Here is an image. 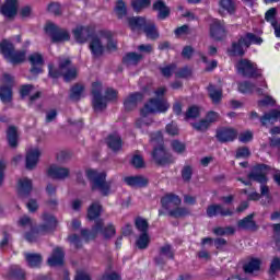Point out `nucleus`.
<instances>
[{"instance_id":"1","label":"nucleus","mask_w":280,"mask_h":280,"mask_svg":"<svg viewBox=\"0 0 280 280\" xmlns=\"http://www.w3.org/2000/svg\"><path fill=\"white\" fill-rule=\"evenodd\" d=\"M264 39H261V37H258L253 33H247L232 43L231 47L228 48V54L229 56H244L246 49L252 45H261Z\"/></svg>"},{"instance_id":"2","label":"nucleus","mask_w":280,"mask_h":280,"mask_svg":"<svg viewBox=\"0 0 280 280\" xmlns=\"http://www.w3.org/2000/svg\"><path fill=\"white\" fill-rule=\"evenodd\" d=\"M150 142L152 145H158L152 152L153 160L158 165H167L172 162V156L165 151L163 147V133L158 131L150 135Z\"/></svg>"},{"instance_id":"3","label":"nucleus","mask_w":280,"mask_h":280,"mask_svg":"<svg viewBox=\"0 0 280 280\" xmlns=\"http://www.w3.org/2000/svg\"><path fill=\"white\" fill-rule=\"evenodd\" d=\"M48 69L50 78H60L62 75L66 82H71V80L78 78V68L71 65L69 59H60L59 69H55L52 65H49Z\"/></svg>"},{"instance_id":"4","label":"nucleus","mask_w":280,"mask_h":280,"mask_svg":"<svg viewBox=\"0 0 280 280\" xmlns=\"http://www.w3.org/2000/svg\"><path fill=\"white\" fill-rule=\"evenodd\" d=\"M85 175L92 185L93 191L97 190L103 196H108V194H110V182H106V173H100L96 170L88 168Z\"/></svg>"},{"instance_id":"5","label":"nucleus","mask_w":280,"mask_h":280,"mask_svg":"<svg viewBox=\"0 0 280 280\" xmlns=\"http://www.w3.org/2000/svg\"><path fill=\"white\" fill-rule=\"evenodd\" d=\"M268 165L260 164L253 168L249 174V178L252 180H256V183H260V194L265 196L268 205L272 201V197H270V189L266 185L268 183Z\"/></svg>"},{"instance_id":"6","label":"nucleus","mask_w":280,"mask_h":280,"mask_svg":"<svg viewBox=\"0 0 280 280\" xmlns=\"http://www.w3.org/2000/svg\"><path fill=\"white\" fill-rule=\"evenodd\" d=\"M0 50L5 60L11 62V65H21V62H25V56L27 52H25V50L15 51L14 45L8 39H3L0 43Z\"/></svg>"},{"instance_id":"7","label":"nucleus","mask_w":280,"mask_h":280,"mask_svg":"<svg viewBox=\"0 0 280 280\" xmlns=\"http://www.w3.org/2000/svg\"><path fill=\"white\" fill-rule=\"evenodd\" d=\"M43 220L45 222L44 225H40L37 230H33L25 235V240L27 242H36V240H38V235H45V233H49V231L56 226V218H54V215L44 214Z\"/></svg>"},{"instance_id":"8","label":"nucleus","mask_w":280,"mask_h":280,"mask_svg":"<svg viewBox=\"0 0 280 280\" xmlns=\"http://www.w3.org/2000/svg\"><path fill=\"white\" fill-rule=\"evenodd\" d=\"M110 36V32L108 31H103L96 35L92 36V39L90 42V50L94 58H100L102 54H104V40H108Z\"/></svg>"},{"instance_id":"9","label":"nucleus","mask_w":280,"mask_h":280,"mask_svg":"<svg viewBox=\"0 0 280 280\" xmlns=\"http://www.w3.org/2000/svg\"><path fill=\"white\" fill-rule=\"evenodd\" d=\"M236 69L241 75H244L245 78H259L261 75V70L257 68V63L248 60L243 59L237 62Z\"/></svg>"},{"instance_id":"10","label":"nucleus","mask_w":280,"mask_h":280,"mask_svg":"<svg viewBox=\"0 0 280 280\" xmlns=\"http://www.w3.org/2000/svg\"><path fill=\"white\" fill-rule=\"evenodd\" d=\"M170 108V104L161 98L150 100L141 109V115H152L154 113H165Z\"/></svg>"},{"instance_id":"11","label":"nucleus","mask_w":280,"mask_h":280,"mask_svg":"<svg viewBox=\"0 0 280 280\" xmlns=\"http://www.w3.org/2000/svg\"><path fill=\"white\" fill-rule=\"evenodd\" d=\"M46 32L50 35L52 43H65V40H69L71 38L69 31L60 28L54 23H48L46 25Z\"/></svg>"},{"instance_id":"12","label":"nucleus","mask_w":280,"mask_h":280,"mask_svg":"<svg viewBox=\"0 0 280 280\" xmlns=\"http://www.w3.org/2000/svg\"><path fill=\"white\" fill-rule=\"evenodd\" d=\"M92 104L93 108L96 113H100L106 108V100L102 96V83L94 82L92 84Z\"/></svg>"},{"instance_id":"13","label":"nucleus","mask_w":280,"mask_h":280,"mask_svg":"<svg viewBox=\"0 0 280 280\" xmlns=\"http://www.w3.org/2000/svg\"><path fill=\"white\" fill-rule=\"evenodd\" d=\"M3 85L0 86V100L3 104L12 102V77L4 74L2 78Z\"/></svg>"},{"instance_id":"14","label":"nucleus","mask_w":280,"mask_h":280,"mask_svg":"<svg viewBox=\"0 0 280 280\" xmlns=\"http://www.w3.org/2000/svg\"><path fill=\"white\" fill-rule=\"evenodd\" d=\"M28 62L32 65L31 74L39 75L43 73V65H45V59H43V55L39 52H33L28 56Z\"/></svg>"},{"instance_id":"15","label":"nucleus","mask_w":280,"mask_h":280,"mask_svg":"<svg viewBox=\"0 0 280 280\" xmlns=\"http://www.w3.org/2000/svg\"><path fill=\"white\" fill-rule=\"evenodd\" d=\"M210 36L214 38V40H222V38L226 36V26L224 25V21H212L210 25Z\"/></svg>"},{"instance_id":"16","label":"nucleus","mask_w":280,"mask_h":280,"mask_svg":"<svg viewBox=\"0 0 280 280\" xmlns=\"http://www.w3.org/2000/svg\"><path fill=\"white\" fill-rule=\"evenodd\" d=\"M0 12L5 19H14L19 14V0H5Z\"/></svg>"},{"instance_id":"17","label":"nucleus","mask_w":280,"mask_h":280,"mask_svg":"<svg viewBox=\"0 0 280 280\" xmlns=\"http://www.w3.org/2000/svg\"><path fill=\"white\" fill-rule=\"evenodd\" d=\"M208 218H217V215H221L222 218H228L229 215H233L231 209L222 206V205H211L207 208L206 211Z\"/></svg>"},{"instance_id":"18","label":"nucleus","mask_w":280,"mask_h":280,"mask_svg":"<svg viewBox=\"0 0 280 280\" xmlns=\"http://www.w3.org/2000/svg\"><path fill=\"white\" fill-rule=\"evenodd\" d=\"M47 172L50 178H56L57 180H65V178H69V174H71L69 168L61 167L56 164L50 165Z\"/></svg>"},{"instance_id":"19","label":"nucleus","mask_w":280,"mask_h":280,"mask_svg":"<svg viewBox=\"0 0 280 280\" xmlns=\"http://www.w3.org/2000/svg\"><path fill=\"white\" fill-rule=\"evenodd\" d=\"M40 154L43 151L38 148L30 149L26 153V170H34L36 165H38V161L40 159Z\"/></svg>"},{"instance_id":"20","label":"nucleus","mask_w":280,"mask_h":280,"mask_svg":"<svg viewBox=\"0 0 280 280\" xmlns=\"http://www.w3.org/2000/svg\"><path fill=\"white\" fill-rule=\"evenodd\" d=\"M74 38L78 43H86L89 38H93V31L89 26H77L73 30Z\"/></svg>"},{"instance_id":"21","label":"nucleus","mask_w":280,"mask_h":280,"mask_svg":"<svg viewBox=\"0 0 280 280\" xmlns=\"http://www.w3.org/2000/svg\"><path fill=\"white\" fill-rule=\"evenodd\" d=\"M97 233H102L104 237H113L115 235V226L109 224L104 229V221L97 220L92 229V234L97 235Z\"/></svg>"},{"instance_id":"22","label":"nucleus","mask_w":280,"mask_h":280,"mask_svg":"<svg viewBox=\"0 0 280 280\" xmlns=\"http://www.w3.org/2000/svg\"><path fill=\"white\" fill-rule=\"evenodd\" d=\"M163 209H166L168 213L173 211L174 208L180 207V197L176 195H166L161 199Z\"/></svg>"},{"instance_id":"23","label":"nucleus","mask_w":280,"mask_h":280,"mask_svg":"<svg viewBox=\"0 0 280 280\" xmlns=\"http://www.w3.org/2000/svg\"><path fill=\"white\" fill-rule=\"evenodd\" d=\"M166 259H174V249H172V245L165 244L160 247V255L155 257V264L158 266H163L165 264V258Z\"/></svg>"},{"instance_id":"24","label":"nucleus","mask_w":280,"mask_h":280,"mask_svg":"<svg viewBox=\"0 0 280 280\" xmlns=\"http://www.w3.org/2000/svg\"><path fill=\"white\" fill-rule=\"evenodd\" d=\"M217 139L221 143H228L229 141H235L237 139V131L231 128H223L217 132Z\"/></svg>"},{"instance_id":"25","label":"nucleus","mask_w":280,"mask_h":280,"mask_svg":"<svg viewBox=\"0 0 280 280\" xmlns=\"http://www.w3.org/2000/svg\"><path fill=\"white\" fill-rule=\"evenodd\" d=\"M32 191V179L24 177L18 182V194L20 198H27Z\"/></svg>"},{"instance_id":"26","label":"nucleus","mask_w":280,"mask_h":280,"mask_svg":"<svg viewBox=\"0 0 280 280\" xmlns=\"http://www.w3.org/2000/svg\"><path fill=\"white\" fill-rule=\"evenodd\" d=\"M280 119V110L279 109H271L268 113H265L261 117H260V124L261 126H268L269 124H277V121H279Z\"/></svg>"},{"instance_id":"27","label":"nucleus","mask_w":280,"mask_h":280,"mask_svg":"<svg viewBox=\"0 0 280 280\" xmlns=\"http://www.w3.org/2000/svg\"><path fill=\"white\" fill-rule=\"evenodd\" d=\"M62 264H65V250L61 247H56L48 258V265L62 266Z\"/></svg>"},{"instance_id":"28","label":"nucleus","mask_w":280,"mask_h":280,"mask_svg":"<svg viewBox=\"0 0 280 280\" xmlns=\"http://www.w3.org/2000/svg\"><path fill=\"white\" fill-rule=\"evenodd\" d=\"M253 218H255L254 213L248 214L244 219L240 220L237 223L238 229H243L244 231H257L258 226Z\"/></svg>"},{"instance_id":"29","label":"nucleus","mask_w":280,"mask_h":280,"mask_svg":"<svg viewBox=\"0 0 280 280\" xmlns=\"http://www.w3.org/2000/svg\"><path fill=\"white\" fill-rule=\"evenodd\" d=\"M153 10L158 12V19L165 21L170 16V8L165 5L163 0H158L153 3Z\"/></svg>"},{"instance_id":"30","label":"nucleus","mask_w":280,"mask_h":280,"mask_svg":"<svg viewBox=\"0 0 280 280\" xmlns=\"http://www.w3.org/2000/svg\"><path fill=\"white\" fill-rule=\"evenodd\" d=\"M143 100V94L136 92L127 96V98L124 102V106L126 110H132L137 108L138 102H141Z\"/></svg>"},{"instance_id":"31","label":"nucleus","mask_w":280,"mask_h":280,"mask_svg":"<svg viewBox=\"0 0 280 280\" xmlns=\"http://www.w3.org/2000/svg\"><path fill=\"white\" fill-rule=\"evenodd\" d=\"M24 257L30 268H38L43 262V257L40 256V254L25 253Z\"/></svg>"},{"instance_id":"32","label":"nucleus","mask_w":280,"mask_h":280,"mask_svg":"<svg viewBox=\"0 0 280 280\" xmlns=\"http://www.w3.org/2000/svg\"><path fill=\"white\" fill-rule=\"evenodd\" d=\"M152 124H154V120H152V118H149L148 115H141V117L136 120V128L141 130V132H148Z\"/></svg>"},{"instance_id":"33","label":"nucleus","mask_w":280,"mask_h":280,"mask_svg":"<svg viewBox=\"0 0 280 280\" xmlns=\"http://www.w3.org/2000/svg\"><path fill=\"white\" fill-rule=\"evenodd\" d=\"M125 183L129 187H145L148 185V178L143 176H130L125 178Z\"/></svg>"},{"instance_id":"34","label":"nucleus","mask_w":280,"mask_h":280,"mask_svg":"<svg viewBox=\"0 0 280 280\" xmlns=\"http://www.w3.org/2000/svg\"><path fill=\"white\" fill-rule=\"evenodd\" d=\"M148 21L141 16H133L128 19L129 27L135 32L137 30H143Z\"/></svg>"},{"instance_id":"35","label":"nucleus","mask_w":280,"mask_h":280,"mask_svg":"<svg viewBox=\"0 0 280 280\" xmlns=\"http://www.w3.org/2000/svg\"><path fill=\"white\" fill-rule=\"evenodd\" d=\"M143 60V56L137 54V52H128L124 58L122 62L127 65V67H132L135 65H139Z\"/></svg>"},{"instance_id":"36","label":"nucleus","mask_w":280,"mask_h":280,"mask_svg":"<svg viewBox=\"0 0 280 280\" xmlns=\"http://www.w3.org/2000/svg\"><path fill=\"white\" fill-rule=\"evenodd\" d=\"M107 145L113 152L121 150V137L119 135H112L107 138Z\"/></svg>"},{"instance_id":"37","label":"nucleus","mask_w":280,"mask_h":280,"mask_svg":"<svg viewBox=\"0 0 280 280\" xmlns=\"http://www.w3.org/2000/svg\"><path fill=\"white\" fill-rule=\"evenodd\" d=\"M143 32L151 40H156L159 38V31H156V26L151 21H148L144 24Z\"/></svg>"},{"instance_id":"38","label":"nucleus","mask_w":280,"mask_h":280,"mask_svg":"<svg viewBox=\"0 0 280 280\" xmlns=\"http://www.w3.org/2000/svg\"><path fill=\"white\" fill-rule=\"evenodd\" d=\"M136 246L140 250H145L150 246V234L148 232L141 233L136 240Z\"/></svg>"},{"instance_id":"39","label":"nucleus","mask_w":280,"mask_h":280,"mask_svg":"<svg viewBox=\"0 0 280 280\" xmlns=\"http://www.w3.org/2000/svg\"><path fill=\"white\" fill-rule=\"evenodd\" d=\"M114 14L117 19H124L128 14V8L124 0H118L114 7Z\"/></svg>"},{"instance_id":"40","label":"nucleus","mask_w":280,"mask_h":280,"mask_svg":"<svg viewBox=\"0 0 280 280\" xmlns=\"http://www.w3.org/2000/svg\"><path fill=\"white\" fill-rule=\"evenodd\" d=\"M261 266V261L259 259H252L247 264L244 265V272L247 275H253V272H257Z\"/></svg>"},{"instance_id":"41","label":"nucleus","mask_w":280,"mask_h":280,"mask_svg":"<svg viewBox=\"0 0 280 280\" xmlns=\"http://www.w3.org/2000/svg\"><path fill=\"white\" fill-rule=\"evenodd\" d=\"M7 138L11 148H16L19 143V135L16 133V127H9L7 131Z\"/></svg>"},{"instance_id":"42","label":"nucleus","mask_w":280,"mask_h":280,"mask_svg":"<svg viewBox=\"0 0 280 280\" xmlns=\"http://www.w3.org/2000/svg\"><path fill=\"white\" fill-rule=\"evenodd\" d=\"M100 213H102V205L94 202L88 210V218L89 220H96V218H100Z\"/></svg>"},{"instance_id":"43","label":"nucleus","mask_w":280,"mask_h":280,"mask_svg":"<svg viewBox=\"0 0 280 280\" xmlns=\"http://www.w3.org/2000/svg\"><path fill=\"white\" fill-rule=\"evenodd\" d=\"M219 5L221 10L228 12V14H235V1L233 0H220Z\"/></svg>"},{"instance_id":"44","label":"nucleus","mask_w":280,"mask_h":280,"mask_svg":"<svg viewBox=\"0 0 280 280\" xmlns=\"http://www.w3.org/2000/svg\"><path fill=\"white\" fill-rule=\"evenodd\" d=\"M209 97L212 100L213 104H218L222 100V90L217 89L213 85L208 86Z\"/></svg>"},{"instance_id":"45","label":"nucleus","mask_w":280,"mask_h":280,"mask_svg":"<svg viewBox=\"0 0 280 280\" xmlns=\"http://www.w3.org/2000/svg\"><path fill=\"white\" fill-rule=\"evenodd\" d=\"M168 215H171V218H185V215H189V209L176 206L170 211Z\"/></svg>"},{"instance_id":"46","label":"nucleus","mask_w":280,"mask_h":280,"mask_svg":"<svg viewBox=\"0 0 280 280\" xmlns=\"http://www.w3.org/2000/svg\"><path fill=\"white\" fill-rule=\"evenodd\" d=\"M136 229L139 231V233H148L150 224L148 223V220L140 217L136 219Z\"/></svg>"},{"instance_id":"47","label":"nucleus","mask_w":280,"mask_h":280,"mask_svg":"<svg viewBox=\"0 0 280 280\" xmlns=\"http://www.w3.org/2000/svg\"><path fill=\"white\" fill-rule=\"evenodd\" d=\"M131 5L135 12H141L144 8L150 7V0H132Z\"/></svg>"},{"instance_id":"48","label":"nucleus","mask_w":280,"mask_h":280,"mask_svg":"<svg viewBox=\"0 0 280 280\" xmlns=\"http://www.w3.org/2000/svg\"><path fill=\"white\" fill-rule=\"evenodd\" d=\"M9 277H12L13 279L23 280L25 279V271H23L19 266L11 267Z\"/></svg>"},{"instance_id":"49","label":"nucleus","mask_w":280,"mask_h":280,"mask_svg":"<svg viewBox=\"0 0 280 280\" xmlns=\"http://www.w3.org/2000/svg\"><path fill=\"white\" fill-rule=\"evenodd\" d=\"M84 93V85L77 84L71 89L70 97L74 101L80 100Z\"/></svg>"},{"instance_id":"50","label":"nucleus","mask_w":280,"mask_h":280,"mask_svg":"<svg viewBox=\"0 0 280 280\" xmlns=\"http://www.w3.org/2000/svg\"><path fill=\"white\" fill-rule=\"evenodd\" d=\"M210 127L211 125L209 124V121L206 120V118L192 124V128H195V130H198L199 132H206V130H209Z\"/></svg>"},{"instance_id":"51","label":"nucleus","mask_w":280,"mask_h":280,"mask_svg":"<svg viewBox=\"0 0 280 280\" xmlns=\"http://www.w3.org/2000/svg\"><path fill=\"white\" fill-rule=\"evenodd\" d=\"M194 175V167L189 165H185L182 170V178L186 183H189L191 180V176Z\"/></svg>"},{"instance_id":"52","label":"nucleus","mask_w":280,"mask_h":280,"mask_svg":"<svg viewBox=\"0 0 280 280\" xmlns=\"http://www.w3.org/2000/svg\"><path fill=\"white\" fill-rule=\"evenodd\" d=\"M240 93H253L255 91V84L250 82H242L238 84Z\"/></svg>"},{"instance_id":"53","label":"nucleus","mask_w":280,"mask_h":280,"mask_svg":"<svg viewBox=\"0 0 280 280\" xmlns=\"http://www.w3.org/2000/svg\"><path fill=\"white\" fill-rule=\"evenodd\" d=\"M275 16H277L276 8L269 9L265 14L266 21H268V23H270L272 26L277 25V20L275 19Z\"/></svg>"},{"instance_id":"54","label":"nucleus","mask_w":280,"mask_h":280,"mask_svg":"<svg viewBox=\"0 0 280 280\" xmlns=\"http://www.w3.org/2000/svg\"><path fill=\"white\" fill-rule=\"evenodd\" d=\"M19 16L22 18L23 20L25 19H32V7L30 5H24L22 8H20V10L18 11Z\"/></svg>"},{"instance_id":"55","label":"nucleus","mask_w":280,"mask_h":280,"mask_svg":"<svg viewBox=\"0 0 280 280\" xmlns=\"http://www.w3.org/2000/svg\"><path fill=\"white\" fill-rule=\"evenodd\" d=\"M214 235H233L235 233V229L228 226V228H215L213 230Z\"/></svg>"},{"instance_id":"56","label":"nucleus","mask_w":280,"mask_h":280,"mask_svg":"<svg viewBox=\"0 0 280 280\" xmlns=\"http://www.w3.org/2000/svg\"><path fill=\"white\" fill-rule=\"evenodd\" d=\"M279 271H280V258L275 257L270 264L269 275H277V272Z\"/></svg>"},{"instance_id":"57","label":"nucleus","mask_w":280,"mask_h":280,"mask_svg":"<svg viewBox=\"0 0 280 280\" xmlns=\"http://www.w3.org/2000/svg\"><path fill=\"white\" fill-rule=\"evenodd\" d=\"M200 116V108L197 106H191L186 112V119H196V117Z\"/></svg>"},{"instance_id":"58","label":"nucleus","mask_w":280,"mask_h":280,"mask_svg":"<svg viewBox=\"0 0 280 280\" xmlns=\"http://www.w3.org/2000/svg\"><path fill=\"white\" fill-rule=\"evenodd\" d=\"M117 97V90L113 89V88H108L105 91V97H103V100H105V102H113L115 101V98Z\"/></svg>"},{"instance_id":"59","label":"nucleus","mask_w":280,"mask_h":280,"mask_svg":"<svg viewBox=\"0 0 280 280\" xmlns=\"http://www.w3.org/2000/svg\"><path fill=\"white\" fill-rule=\"evenodd\" d=\"M166 132L171 137H176V135H178V132H179L178 125H176V122H171V124L166 125Z\"/></svg>"},{"instance_id":"60","label":"nucleus","mask_w":280,"mask_h":280,"mask_svg":"<svg viewBox=\"0 0 280 280\" xmlns=\"http://www.w3.org/2000/svg\"><path fill=\"white\" fill-rule=\"evenodd\" d=\"M172 148H173L174 152H177V154H183L185 152V143H183L178 140H174L172 142Z\"/></svg>"},{"instance_id":"61","label":"nucleus","mask_w":280,"mask_h":280,"mask_svg":"<svg viewBox=\"0 0 280 280\" xmlns=\"http://www.w3.org/2000/svg\"><path fill=\"white\" fill-rule=\"evenodd\" d=\"M42 95L43 93L40 91L35 90V92H33L30 96L28 106H34V104H37Z\"/></svg>"},{"instance_id":"62","label":"nucleus","mask_w":280,"mask_h":280,"mask_svg":"<svg viewBox=\"0 0 280 280\" xmlns=\"http://www.w3.org/2000/svg\"><path fill=\"white\" fill-rule=\"evenodd\" d=\"M208 124L211 126V124H215V121H218L220 119V114H218L217 112H209L207 115H206V118H205Z\"/></svg>"},{"instance_id":"63","label":"nucleus","mask_w":280,"mask_h":280,"mask_svg":"<svg viewBox=\"0 0 280 280\" xmlns=\"http://www.w3.org/2000/svg\"><path fill=\"white\" fill-rule=\"evenodd\" d=\"M176 70L175 65H170L164 68H161V73L164 75V78H171L172 73Z\"/></svg>"},{"instance_id":"64","label":"nucleus","mask_w":280,"mask_h":280,"mask_svg":"<svg viewBox=\"0 0 280 280\" xmlns=\"http://www.w3.org/2000/svg\"><path fill=\"white\" fill-rule=\"evenodd\" d=\"M131 163L137 168L145 167V162H143V158L141 155H133Z\"/></svg>"}]
</instances>
